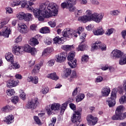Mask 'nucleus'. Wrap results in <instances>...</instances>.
<instances>
[{"label":"nucleus","instance_id":"e2e57ef3","mask_svg":"<svg viewBox=\"0 0 126 126\" xmlns=\"http://www.w3.org/2000/svg\"><path fill=\"white\" fill-rule=\"evenodd\" d=\"M49 88H45L44 90L42 91L43 94H47V93L49 92Z\"/></svg>","mask_w":126,"mask_h":126},{"label":"nucleus","instance_id":"ddd939ff","mask_svg":"<svg viewBox=\"0 0 126 126\" xmlns=\"http://www.w3.org/2000/svg\"><path fill=\"white\" fill-rule=\"evenodd\" d=\"M23 50L24 52L31 54L32 56H35V55L37 54V50H36V48H35L34 47H32L29 44L25 45L23 48Z\"/></svg>","mask_w":126,"mask_h":126},{"label":"nucleus","instance_id":"052dcab7","mask_svg":"<svg viewBox=\"0 0 126 126\" xmlns=\"http://www.w3.org/2000/svg\"><path fill=\"white\" fill-rule=\"evenodd\" d=\"M102 70H107V69H109V66L108 65H105L101 67Z\"/></svg>","mask_w":126,"mask_h":126},{"label":"nucleus","instance_id":"0eeeda50","mask_svg":"<svg viewBox=\"0 0 126 126\" xmlns=\"http://www.w3.org/2000/svg\"><path fill=\"white\" fill-rule=\"evenodd\" d=\"M39 105H40V103H39V99L36 97L32 99L31 101H28V103L27 104L26 107L28 109L34 110V109H36Z\"/></svg>","mask_w":126,"mask_h":126},{"label":"nucleus","instance_id":"a211bd4d","mask_svg":"<svg viewBox=\"0 0 126 126\" xmlns=\"http://www.w3.org/2000/svg\"><path fill=\"white\" fill-rule=\"evenodd\" d=\"M40 34H37L34 37L31 38V45L32 47H34V46H36V45L39 44V41H38V39L40 37Z\"/></svg>","mask_w":126,"mask_h":126},{"label":"nucleus","instance_id":"f3484780","mask_svg":"<svg viewBox=\"0 0 126 126\" xmlns=\"http://www.w3.org/2000/svg\"><path fill=\"white\" fill-rule=\"evenodd\" d=\"M82 112V108L81 107H78L77 109V110L74 112V113L73 115V118L77 119L80 120L81 119V113Z\"/></svg>","mask_w":126,"mask_h":126},{"label":"nucleus","instance_id":"dca6fc26","mask_svg":"<svg viewBox=\"0 0 126 126\" xmlns=\"http://www.w3.org/2000/svg\"><path fill=\"white\" fill-rule=\"evenodd\" d=\"M10 33H11L10 29L6 28L2 30L0 32V36H3L4 38H8L9 35H10Z\"/></svg>","mask_w":126,"mask_h":126},{"label":"nucleus","instance_id":"bb28decb","mask_svg":"<svg viewBox=\"0 0 126 126\" xmlns=\"http://www.w3.org/2000/svg\"><path fill=\"white\" fill-rule=\"evenodd\" d=\"M54 51V49L51 47H48L45 49L44 51L42 52V56H45L47 57L49 55H51V53Z\"/></svg>","mask_w":126,"mask_h":126},{"label":"nucleus","instance_id":"6ab92c4d","mask_svg":"<svg viewBox=\"0 0 126 126\" xmlns=\"http://www.w3.org/2000/svg\"><path fill=\"white\" fill-rule=\"evenodd\" d=\"M111 92L110 87L106 86L104 87L101 90V94L103 97H108L109 94Z\"/></svg>","mask_w":126,"mask_h":126},{"label":"nucleus","instance_id":"6e6d98bb","mask_svg":"<svg viewBox=\"0 0 126 126\" xmlns=\"http://www.w3.org/2000/svg\"><path fill=\"white\" fill-rule=\"evenodd\" d=\"M21 98L24 101V100H26V94L24 93H23L20 94Z\"/></svg>","mask_w":126,"mask_h":126},{"label":"nucleus","instance_id":"473e14b6","mask_svg":"<svg viewBox=\"0 0 126 126\" xmlns=\"http://www.w3.org/2000/svg\"><path fill=\"white\" fill-rule=\"evenodd\" d=\"M48 78L53 80H58V79H59V77L57 76L56 72L48 74Z\"/></svg>","mask_w":126,"mask_h":126},{"label":"nucleus","instance_id":"13d9d810","mask_svg":"<svg viewBox=\"0 0 126 126\" xmlns=\"http://www.w3.org/2000/svg\"><path fill=\"white\" fill-rule=\"evenodd\" d=\"M63 49L65 51H70V46L69 45H64L63 46Z\"/></svg>","mask_w":126,"mask_h":126},{"label":"nucleus","instance_id":"cd10ccee","mask_svg":"<svg viewBox=\"0 0 126 126\" xmlns=\"http://www.w3.org/2000/svg\"><path fill=\"white\" fill-rule=\"evenodd\" d=\"M19 31L22 34H25V33H27V26L25 24L23 25H21L19 27Z\"/></svg>","mask_w":126,"mask_h":126},{"label":"nucleus","instance_id":"f03ea898","mask_svg":"<svg viewBox=\"0 0 126 126\" xmlns=\"http://www.w3.org/2000/svg\"><path fill=\"white\" fill-rule=\"evenodd\" d=\"M111 59H120L119 64L124 65L126 64V54L124 55V52L117 49L114 50L110 54Z\"/></svg>","mask_w":126,"mask_h":126},{"label":"nucleus","instance_id":"680f3d73","mask_svg":"<svg viewBox=\"0 0 126 126\" xmlns=\"http://www.w3.org/2000/svg\"><path fill=\"white\" fill-rule=\"evenodd\" d=\"M77 88H76L72 92V96H75L77 94Z\"/></svg>","mask_w":126,"mask_h":126},{"label":"nucleus","instance_id":"4d7b16f0","mask_svg":"<svg viewBox=\"0 0 126 126\" xmlns=\"http://www.w3.org/2000/svg\"><path fill=\"white\" fill-rule=\"evenodd\" d=\"M99 49L101 50V51H106L107 50V46H106V45L102 44L100 47H99Z\"/></svg>","mask_w":126,"mask_h":126},{"label":"nucleus","instance_id":"bf43d9fd","mask_svg":"<svg viewBox=\"0 0 126 126\" xmlns=\"http://www.w3.org/2000/svg\"><path fill=\"white\" fill-rule=\"evenodd\" d=\"M95 44L97 47V48H99L100 49L101 46H102V42L101 41H97L95 42Z\"/></svg>","mask_w":126,"mask_h":126},{"label":"nucleus","instance_id":"72a5a7b5","mask_svg":"<svg viewBox=\"0 0 126 126\" xmlns=\"http://www.w3.org/2000/svg\"><path fill=\"white\" fill-rule=\"evenodd\" d=\"M50 28L47 27L42 28L40 30V32L42 33V34H47L50 33Z\"/></svg>","mask_w":126,"mask_h":126},{"label":"nucleus","instance_id":"4be33fe9","mask_svg":"<svg viewBox=\"0 0 126 126\" xmlns=\"http://www.w3.org/2000/svg\"><path fill=\"white\" fill-rule=\"evenodd\" d=\"M71 102L70 99L68 100L65 101V102L62 104L61 106V109L60 111V115H63V113H64V111H65V109H66V107H67V105L69 104Z\"/></svg>","mask_w":126,"mask_h":126},{"label":"nucleus","instance_id":"c756f323","mask_svg":"<svg viewBox=\"0 0 126 126\" xmlns=\"http://www.w3.org/2000/svg\"><path fill=\"white\" fill-rule=\"evenodd\" d=\"M53 41L55 44H63V37H60V36H56L53 39Z\"/></svg>","mask_w":126,"mask_h":126},{"label":"nucleus","instance_id":"2f4dec72","mask_svg":"<svg viewBox=\"0 0 126 126\" xmlns=\"http://www.w3.org/2000/svg\"><path fill=\"white\" fill-rule=\"evenodd\" d=\"M84 98H85V94H80L76 97V102L78 103V102H81Z\"/></svg>","mask_w":126,"mask_h":126},{"label":"nucleus","instance_id":"5fc2aeb1","mask_svg":"<svg viewBox=\"0 0 126 126\" xmlns=\"http://www.w3.org/2000/svg\"><path fill=\"white\" fill-rule=\"evenodd\" d=\"M48 24L52 28H55L56 27V22H48Z\"/></svg>","mask_w":126,"mask_h":126},{"label":"nucleus","instance_id":"37998d69","mask_svg":"<svg viewBox=\"0 0 126 126\" xmlns=\"http://www.w3.org/2000/svg\"><path fill=\"white\" fill-rule=\"evenodd\" d=\"M33 120L35 123H36L37 125H38L39 126L42 124L41 120H40V119H39V117L37 116H33Z\"/></svg>","mask_w":126,"mask_h":126},{"label":"nucleus","instance_id":"7c9ffc66","mask_svg":"<svg viewBox=\"0 0 126 126\" xmlns=\"http://www.w3.org/2000/svg\"><path fill=\"white\" fill-rule=\"evenodd\" d=\"M11 66L13 69H19V68H20V64L18 63V62L16 61H14L13 60L12 62H10Z\"/></svg>","mask_w":126,"mask_h":126},{"label":"nucleus","instance_id":"e433bc0d","mask_svg":"<svg viewBox=\"0 0 126 126\" xmlns=\"http://www.w3.org/2000/svg\"><path fill=\"white\" fill-rule=\"evenodd\" d=\"M64 74L63 76L64 78H67V77L71 74V69H70V68H66L64 70Z\"/></svg>","mask_w":126,"mask_h":126},{"label":"nucleus","instance_id":"4c0bfd02","mask_svg":"<svg viewBox=\"0 0 126 126\" xmlns=\"http://www.w3.org/2000/svg\"><path fill=\"white\" fill-rule=\"evenodd\" d=\"M33 16L32 15V14H30V13H26L25 15V17L24 18V20H25V21H30V20H31V19H32V17Z\"/></svg>","mask_w":126,"mask_h":126},{"label":"nucleus","instance_id":"0e129e2a","mask_svg":"<svg viewBox=\"0 0 126 126\" xmlns=\"http://www.w3.org/2000/svg\"><path fill=\"white\" fill-rule=\"evenodd\" d=\"M22 39H21V37L20 36H18L15 39V42L16 43H19V42H21Z\"/></svg>","mask_w":126,"mask_h":126},{"label":"nucleus","instance_id":"7ed1b4c3","mask_svg":"<svg viewBox=\"0 0 126 126\" xmlns=\"http://www.w3.org/2000/svg\"><path fill=\"white\" fill-rule=\"evenodd\" d=\"M125 107L123 105L118 106L115 110V114L111 119L113 121H122L126 118V112L124 113Z\"/></svg>","mask_w":126,"mask_h":126},{"label":"nucleus","instance_id":"9d476101","mask_svg":"<svg viewBox=\"0 0 126 126\" xmlns=\"http://www.w3.org/2000/svg\"><path fill=\"white\" fill-rule=\"evenodd\" d=\"M60 108H61V105L59 103H54L52 104L50 107H46V110L48 115H52L53 111H59Z\"/></svg>","mask_w":126,"mask_h":126},{"label":"nucleus","instance_id":"423d86ee","mask_svg":"<svg viewBox=\"0 0 126 126\" xmlns=\"http://www.w3.org/2000/svg\"><path fill=\"white\" fill-rule=\"evenodd\" d=\"M75 52L70 51L68 53V56L66 57L67 60L69 61L68 62V64L71 67V68H74L76 67V63H77V60L75 58Z\"/></svg>","mask_w":126,"mask_h":126},{"label":"nucleus","instance_id":"f8f14e48","mask_svg":"<svg viewBox=\"0 0 126 126\" xmlns=\"http://www.w3.org/2000/svg\"><path fill=\"white\" fill-rule=\"evenodd\" d=\"M103 17H104L103 14L94 13L92 14V18H91V21H94L96 23H100V22L103 20Z\"/></svg>","mask_w":126,"mask_h":126},{"label":"nucleus","instance_id":"9b49d317","mask_svg":"<svg viewBox=\"0 0 126 126\" xmlns=\"http://www.w3.org/2000/svg\"><path fill=\"white\" fill-rule=\"evenodd\" d=\"M67 57V52H62L58 55H56L55 61L57 63H63L64 61L66 60V57Z\"/></svg>","mask_w":126,"mask_h":126},{"label":"nucleus","instance_id":"864d4df0","mask_svg":"<svg viewBox=\"0 0 126 126\" xmlns=\"http://www.w3.org/2000/svg\"><path fill=\"white\" fill-rule=\"evenodd\" d=\"M49 66H53L55 64V60H51L48 62Z\"/></svg>","mask_w":126,"mask_h":126},{"label":"nucleus","instance_id":"f704fd0d","mask_svg":"<svg viewBox=\"0 0 126 126\" xmlns=\"http://www.w3.org/2000/svg\"><path fill=\"white\" fill-rule=\"evenodd\" d=\"M12 110V106L7 105L1 108L2 112H6L8 113L9 111H11Z\"/></svg>","mask_w":126,"mask_h":126},{"label":"nucleus","instance_id":"ea45409f","mask_svg":"<svg viewBox=\"0 0 126 126\" xmlns=\"http://www.w3.org/2000/svg\"><path fill=\"white\" fill-rule=\"evenodd\" d=\"M40 68H41V67H40V65H37L36 64L34 66L33 69L32 71V72H34V73H38V72L40 71Z\"/></svg>","mask_w":126,"mask_h":126},{"label":"nucleus","instance_id":"774afa93","mask_svg":"<svg viewBox=\"0 0 126 126\" xmlns=\"http://www.w3.org/2000/svg\"><path fill=\"white\" fill-rule=\"evenodd\" d=\"M30 29L31 30H36V25H32L30 26Z\"/></svg>","mask_w":126,"mask_h":126},{"label":"nucleus","instance_id":"393cba45","mask_svg":"<svg viewBox=\"0 0 126 126\" xmlns=\"http://www.w3.org/2000/svg\"><path fill=\"white\" fill-rule=\"evenodd\" d=\"M27 80L28 82H32L34 84H38V82H39V80L38 79V77L35 76L34 78L32 76H30L28 77Z\"/></svg>","mask_w":126,"mask_h":126},{"label":"nucleus","instance_id":"5701e85b","mask_svg":"<svg viewBox=\"0 0 126 126\" xmlns=\"http://www.w3.org/2000/svg\"><path fill=\"white\" fill-rule=\"evenodd\" d=\"M93 33L96 36H100L104 34V30H103V28L99 27L93 31Z\"/></svg>","mask_w":126,"mask_h":126},{"label":"nucleus","instance_id":"49530a36","mask_svg":"<svg viewBox=\"0 0 126 126\" xmlns=\"http://www.w3.org/2000/svg\"><path fill=\"white\" fill-rule=\"evenodd\" d=\"M69 107L73 111H75V110H76V106L73 103L69 104Z\"/></svg>","mask_w":126,"mask_h":126},{"label":"nucleus","instance_id":"6e6552de","mask_svg":"<svg viewBox=\"0 0 126 126\" xmlns=\"http://www.w3.org/2000/svg\"><path fill=\"white\" fill-rule=\"evenodd\" d=\"M117 99V93L114 91H112L111 95L109 100L107 102L108 103L109 108L115 106L116 105V99Z\"/></svg>","mask_w":126,"mask_h":126},{"label":"nucleus","instance_id":"3c124183","mask_svg":"<svg viewBox=\"0 0 126 126\" xmlns=\"http://www.w3.org/2000/svg\"><path fill=\"white\" fill-rule=\"evenodd\" d=\"M103 77L101 76H98L96 79H95V81L96 82H101V81H103Z\"/></svg>","mask_w":126,"mask_h":126},{"label":"nucleus","instance_id":"f257e3e1","mask_svg":"<svg viewBox=\"0 0 126 126\" xmlns=\"http://www.w3.org/2000/svg\"><path fill=\"white\" fill-rule=\"evenodd\" d=\"M34 15L39 21H44L45 18H50L52 16H57L59 13V7L54 3H49L46 1L39 5V9L32 7Z\"/></svg>","mask_w":126,"mask_h":126},{"label":"nucleus","instance_id":"1a4fd4ad","mask_svg":"<svg viewBox=\"0 0 126 126\" xmlns=\"http://www.w3.org/2000/svg\"><path fill=\"white\" fill-rule=\"evenodd\" d=\"M86 33H84L82 34V36L80 37V39L83 40L81 41L78 47L77 48V51H81V52H83V51H85L87 48H88V46L85 44H83L84 43L85 40V37H86Z\"/></svg>","mask_w":126,"mask_h":126},{"label":"nucleus","instance_id":"a18cd8bd","mask_svg":"<svg viewBox=\"0 0 126 126\" xmlns=\"http://www.w3.org/2000/svg\"><path fill=\"white\" fill-rule=\"evenodd\" d=\"M89 59V56L88 55H84L82 57L81 61L82 62H88Z\"/></svg>","mask_w":126,"mask_h":126},{"label":"nucleus","instance_id":"c85d7f7f","mask_svg":"<svg viewBox=\"0 0 126 126\" xmlns=\"http://www.w3.org/2000/svg\"><path fill=\"white\" fill-rule=\"evenodd\" d=\"M12 52L13 54L16 55V56H18V55H20V53H21V47H17L15 46L12 49Z\"/></svg>","mask_w":126,"mask_h":126},{"label":"nucleus","instance_id":"aec40b11","mask_svg":"<svg viewBox=\"0 0 126 126\" xmlns=\"http://www.w3.org/2000/svg\"><path fill=\"white\" fill-rule=\"evenodd\" d=\"M18 83L16 81L14 80L13 79H10L7 82L6 86L7 88H12V87H15L17 86Z\"/></svg>","mask_w":126,"mask_h":126},{"label":"nucleus","instance_id":"39448f33","mask_svg":"<svg viewBox=\"0 0 126 126\" xmlns=\"http://www.w3.org/2000/svg\"><path fill=\"white\" fill-rule=\"evenodd\" d=\"M80 31H79V30H77V31H76L73 30H70L69 29H64L63 32H62V35L64 37H66V38H73V37H75V38H77V33L79 34V35H80Z\"/></svg>","mask_w":126,"mask_h":126},{"label":"nucleus","instance_id":"58836bf2","mask_svg":"<svg viewBox=\"0 0 126 126\" xmlns=\"http://www.w3.org/2000/svg\"><path fill=\"white\" fill-rule=\"evenodd\" d=\"M26 13L23 12H20L17 15V17L20 19V20H23L24 19V17L25 16Z\"/></svg>","mask_w":126,"mask_h":126},{"label":"nucleus","instance_id":"603ef678","mask_svg":"<svg viewBox=\"0 0 126 126\" xmlns=\"http://www.w3.org/2000/svg\"><path fill=\"white\" fill-rule=\"evenodd\" d=\"M92 12L90 11V10H87L86 11V16H87L88 17H91V18L92 17Z\"/></svg>","mask_w":126,"mask_h":126},{"label":"nucleus","instance_id":"8fccbe9b","mask_svg":"<svg viewBox=\"0 0 126 126\" xmlns=\"http://www.w3.org/2000/svg\"><path fill=\"white\" fill-rule=\"evenodd\" d=\"M7 93L8 96H12V95L15 93V92L14 91V90L11 89V90L8 91Z\"/></svg>","mask_w":126,"mask_h":126},{"label":"nucleus","instance_id":"20e7f679","mask_svg":"<svg viewBox=\"0 0 126 126\" xmlns=\"http://www.w3.org/2000/svg\"><path fill=\"white\" fill-rule=\"evenodd\" d=\"M76 4V0H66L64 2L61 3V7L64 9H68L70 12L75 11L76 7L74 6Z\"/></svg>","mask_w":126,"mask_h":126},{"label":"nucleus","instance_id":"338daca9","mask_svg":"<svg viewBox=\"0 0 126 126\" xmlns=\"http://www.w3.org/2000/svg\"><path fill=\"white\" fill-rule=\"evenodd\" d=\"M91 2H92V3L94 4H99V1H98L97 0H91Z\"/></svg>","mask_w":126,"mask_h":126},{"label":"nucleus","instance_id":"c9c22d12","mask_svg":"<svg viewBox=\"0 0 126 126\" xmlns=\"http://www.w3.org/2000/svg\"><path fill=\"white\" fill-rule=\"evenodd\" d=\"M78 76L77 74H76V71L75 70L72 71L70 77L69 78V81H73V78H77Z\"/></svg>","mask_w":126,"mask_h":126},{"label":"nucleus","instance_id":"b1692460","mask_svg":"<svg viewBox=\"0 0 126 126\" xmlns=\"http://www.w3.org/2000/svg\"><path fill=\"white\" fill-rule=\"evenodd\" d=\"M5 119L4 122L8 125H10V124L14 122V116L12 115H8Z\"/></svg>","mask_w":126,"mask_h":126},{"label":"nucleus","instance_id":"a878e982","mask_svg":"<svg viewBox=\"0 0 126 126\" xmlns=\"http://www.w3.org/2000/svg\"><path fill=\"white\" fill-rule=\"evenodd\" d=\"M13 58V55L11 53L8 52L6 54L5 59H6V61H7L9 63H12V62L14 61Z\"/></svg>","mask_w":126,"mask_h":126},{"label":"nucleus","instance_id":"69168bd1","mask_svg":"<svg viewBox=\"0 0 126 126\" xmlns=\"http://www.w3.org/2000/svg\"><path fill=\"white\" fill-rule=\"evenodd\" d=\"M15 77L17 79H22V76L19 74H16Z\"/></svg>","mask_w":126,"mask_h":126},{"label":"nucleus","instance_id":"c03bdc74","mask_svg":"<svg viewBox=\"0 0 126 126\" xmlns=\"http://www.w3.org/2000/svg\"><path fill=\"white\" fill-rule=\"evenodd\" d=\"M114 33V29L111 28L109 29L107 31H106L105 34L107 36H110L111 34Z\"/></svg>","mask_w":126,"mask_h":126},{"label":"nucleus","instance_id":"09e8293b","mask_svg":"<svg viewBox=\"0 0 126 126\" xmlns=\"http://www.w3.org/2000/svg\"><path fill=\"white\" fill-rule=\"evenodd\" d=\"M6 10V13H8L9 14H10V13H12L13 12V11L12 10V8L10 7H6L5 8Z\"/></svg>","mask_w":126,"mask_h":126},{"label":"nucleus","instance_id":"79ce46f5","mask_svg":"<svg viewBox=\"0 0 126 126\" xmlns=\"http://www.w3.org/2000/svg\"><path fill=\"white\" fill-rule=\"evenodd\" d=\"M19 100V98L18 96H14L12 97V98L11 99L12 103H13V104H16L17 103H18V101Z\"/></svg>","mask_w":126,"mask_h":126},{"label":"nucleus","instance_id":"2eb2a0df","mask_svg":"<svg viewBox=\"0 0 126 126\" xmlns=\"http://www.w3.org/2000/svg\"><path fill=\"white\" fill-rule=\"evenodd\" d=\"M34 3L30 1H23L21 2V5L22 8H28L30 10H32V5Z\"/></svg>","mask_w":126,"mask_h":126},{"label":"nucleus","instance_id":"4468645a","mask_svg":"<svg viewBox=\"0 0 126 126\" xmlns=\"http://www.w3.org/2000/svg\"><path fill=\"white\" fill-rule=\"evenodd\" d=\"M87 120L89 126H95L98 122L97 117H94L92 115H89L87 117Z\"/></svg>","mask_w":126,"mask_h":126},{"label":"nucleus","instance_id":"412c9836","mask_svg":"<svg viewBox=\"0 0 126 126\" xmlns=\"http://www.w3.org/2000/svg\"><path fill=\"white\" fill-rule=\"evenodd\" d=\"M78 21H81V22H83V23H86V22H88V21H91V17H87L86 15H84L81 17H79L78 18Z\"/></svg>","mask_w":126,"mask_h":126},{"label":"nucleus","instance_id":"de8ad7c7","mask_svg":"<svg viewBox=\"0 0 126 126\" xmlns=\"http://www.w3.org/2000/svg\"><path fill=\"white\" fill-rule=\"evenodd\" d=\"M14 6H17V5H20L21 4V1L20 0H15L14 1Z\"/></svg>","mask_w":126,"mask_h":126},{"label":"nucleus","instance_id":"a19ab883","mask_svg":"<svg viewBox=\"0 0 126 126\" xmlns=\"http://www.w3.org/2000/svg\"><path fill=\"white\" fill-rule=\"evenodd\" d=\"M121 13V11L119 10H114L110 11V14L112 15V16H116L119 15Z\"/></svg>","mask_w":126,"mask_h":126}]
</instances>
